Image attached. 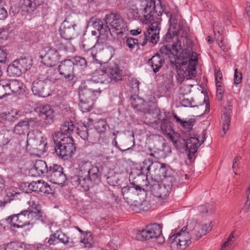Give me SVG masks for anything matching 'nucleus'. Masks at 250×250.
Returning <instances> with one entry per match:
<instances>
[{"label":"nucleus","mask_w":250,"mask_h":250,"mask_svg":"<svg viewBox=\"0 0 250 250\" xmlns=\"http://www.w3.org/2000/svg\"><path fill=\"white\" fill-rule=\"evenodd\" d=\"M234 238V235H233V233L232 232L229 236V237H228V238L227 239V240L223 244V245L222 246V249L223 250L225 249V248L227 246L229 242L231 241L232 240V239Z\"/></svg>","instance_id":"obj_61"},{"label":"nucleus","mask_w":250,"mask_h":250,"mask_svg":"<svg viewBox=\"0 0 250 250\" xmlns=\"http://www.w3.org/2000/svg\"><path fill=\"white\" fill-rule=\"evenodd\" d=\"M10 95V90L8 88L7 80L0 81V99Z\"/></svg>","instance_id":"obj_35"},{"label":"nucleus","mask_w":250,"mask_h":250,"mask_svg":"<svg viewBox=\"0 0 250 250\" xmlns=\"http://www.w3.org/2000/svg\"><path fill=\"white\" fill-rule=\"evenodd\" d=\"M75 128L72 121L65 122L62 126L60 131L56 132L53 136L54 141L56 140L58 141V137H61L59 144L55 147V151L57 155L63 159H68L75 151L74 141L72 137L69 136Z\"/></svg>","instance_id":"obj_4"},{"label":"nucleus","mask_w":250,"mask_h":250,"mask_svg":"<svg viewBox=\"0 0 250 250\" xmlns=\"http://www.w3.org/2000/svg\"><path fill=\"white\" fill-rule=\"evenodd\" d=\"M110 175L107 177V181L109 185L112 186H115L118 183L119 180V175L115 173H109Z\"/></svg>","instance_id":"obj_43"},{"label":"nucleus","mask_w":250,"mask_h":250,"mask_svg":"<svg viewBox=\"0 0 250 250\" xmlns=\"http://www.w3.org/2000/svg\"><path fill=\"white\" fill-rule=\"evenodd\" d=\"M213 206L212 205L207 203L204 205H201L198 207V210L202 213H207L208 212H213Z\"/></svg>","instance_id":"obj_45"},{"label":"nucleus","mask_w":250,"mask_h":250,"mask_svg":"<svg viewBox=\"0 0 250 250\" xmlns=\"http://www.w3.org/2000/svg\"><path fill=\"white\" fill-rule=\"evenodd\" d=\"M106 71H107L109 75L111 81H114L116 82L122 79V71L119 69L116 64L106 69Z\"/></svg>","instance_id":"obj_26"},{"label":"nucleus","mask_w":250,"mask_h":250,"mask_svg":"<svg viewBox=\"0 0 250 250\" xmlns=\"http://www.w3.org/2000/svg\"><path fill=\"white\" fill-rule=\"evenodd\" d=\"M7 15V11L2 4V0H0V20L5 19Z\"/></svg>","instance_id":"obj_52"},{"label":"nucleus","mask_w":250,"mask_h":250,"mask_svg":"<svg viewBox=\"0 0 250 250\" xmlns=\"http://www.w3.org/2000/svg\"><path fill=\"white\" fill-rule=\"evenodd\" d=\"M50 81L48 79H36L32 83V90L36 95L46 97L50 95Z\"/></svg>","instance_id":"obj_15"},{"label":"nucleus","mask_w":250,"mask_h":250,"mask_svg":"<svg viewBox=\"0 0 250 250\" xmlns=\"http://www.w3.org/2000/svg\"><path fill=\"white\" fill-rule=\"evenodd\" d=\"M91 33L93 36H96V37L92 39L94 41H96L95 44H94L92 43L91 44H89L88 42L85 40L83 41L82 46L84 50L86 51L87 53L92 57L93 60L98 63L99 61L96 58V53H94V50L95 49H103L104 48V42L100 39L101 35H99L97 30H93Z\"/></svg>","instance_id":"obj_12"},{"label":"nucleus","mask_w":250,"mask_h":250,"mask_svg":"<svg viewBox=\"0 0 250 250\" xmlns=\"http://www.w3.org/2000/svg\"><path fill=\"white\" fill-rule=\"evenodd\" d=\"M167 17L169 18V28L166 35V38L174 39L178 36V32L182 29L184 21L181 17L177 14H172L169 12H165Z\"/></svg>","instance_id":"obj_10"},{"label":"nucleus","mask_w":250,"mask_h":250,"mask_svg":"<svg viewBox=\"0 0 250 250\" xmlns=\"http://www.w3.org/2000/svg\"><path fill=\"white\" fill-rule=\"evenodd\" d=\"M42 2V0H19V4L23 11L31 13Z\"/></svg>","instance_id":"obj_21"},{"label":"nucleus","mask_w":250,"mask_h":250,"mask_svg":"<svg viewBox=\"0 0 250 250\" xmlns=\"http://www.w3.org/2000/svg\"><path fill=\"white\" fill-rule=\"evenodd\" d=\"M82 243H83L85 247L90 248L92 244V237L90 233L86 234V236L81 241Z\"/></svg>","instance_id":"obj_47"},{"label":"nucleus","mask_w":250,"mask_h":250,"mask_svg":"<svg viewBox=\"0 0 250 250\" xmlns=\"http://www.w3.org/2000/svg\"><path fill=\"white\" fill-rule=\"evenodd\" d=\"M39 116L44 121L46 125H50L54 122V111L48 104H42L39 107Z\"/></svg>","instance_id":"obj_19"},{"label":"nucleus","mask_w":250,"mask_h":250,"mask_svg":"<svg viewBox=\"0 0 250 250\" xmlns=\"http://www.w3.org/2000/svg\"><path fill=\"white\" fill-rule=\"evenodd\" d=\"M126 43L129 48L133 49L135 46L138 45L139 42L138 40L130 37L127 39Z\"/></svg>","instance_id":"obj_48"},{"label":"nucleus","mask_w":250,"mask_h":250,"mask_svg":"<svg viewBox=\"0 0 250 250\" xmlns=\"http://www.w3.org/2000/svg\"><path fill=\"white\" fill-rule=\"evenodd\" d=\"M29 207L27 209L18 213L20 224L18 226L23 228L25 226L33 225L36 221L40 220L42 216V212L39 204L35 201L28 202Z\"/></svg>","instance_id":"obj_6"},{"label":"nucleus","mask_w":250,"mask_h":250,"mask_svg":"<svg viewBox=\"0 0 250 250\" xmlns=\"http://www.w3.org/2000/svg\"><path fill=\"white\" fill-rule=\"evenodd\" d=\"M21 115L20 114V112L16 111L15 113H9L7 115V117L6 118L7 119H11V120H13V121L15 120H18V118L20 117Z\"/></svg>","instance_id":"obj_55"},{"label":"nucleus","mask_w":250,"mask_h":250,"mask_svg":"<svg viewBox=\"0 0 250 250\" xmlns=\"http://www.w3.org/2000/svg\"><path fill=\"white\" fill-rule=\"evenodd\" d=\"M59 31L62 38L71 40L77 34V24L71 17H67L61 24Z\"/></svg>","instance_id":"obj_11"},{"label":"nucleus","mask_w":250,"mask_h":250,"mask_svg":"<svg viewBox=\"0 0 250 250\" xmlns=\"http://www.w3.org/2000/svg\"><path fill=\"white\" fill-rule=\"evenodd\" d=\"M157 162H154L152 158H147L145 159L143 162V166L141 167L142 170H146L147 173L151 168L156 167L155 164Z\"/></svg>","instance_id":"obj_38"},{"label":"nucleus","mask_w":250,"mask_h":250,"mask_svg":"<svg viewBox=\"0 0 250 250\" xmlns=\"http://www.w3.org/2000/svg\"><path fill=\"white\" fill-rule=\"evenodd\" d=\"M40 58L45 65L52 67L60 60V55L57 49L47 47L42 50Z\"/></svg>","instance_id":"obj_14"},{"label":"nucleus","mask_w":250,"mask_h":250,"mask_svg":"<svg viewBox=\"0 0 250 250\" xmlns=\"http://www.w3.org/2000/svg\"><path fill=\"white\" fill-rule=\"evenodd\" d=\"M29 122L30 121H28L27 118L19 122L14 127V132L19 135H24L28 133L30 125H31Z\"/></svg>","instance_id":"obj_25"},{"label":"nucleus","mask_w":250,"mask_h":250,"mask_svg":"<svg viewBox=\"0 0 250 250\" xmlns=\"http://www.w3.org/2000/svg\"><path fill=\"white\" fill-rule=\"evenodd\" d=\"M190 92V88L188 85H183L181 87L180 94L184 97L185 94H187Z\"/></svg>","instance_id":"obj_56"},{"label":"nucleus","mask_w":250,"mask_h":250,"mask_svg":"<svg viewBox=\"0 0 250 250\" xmlns=\"http://www.w3.org/2000/svg\"><path fill=\"white\" fill-rule=\"evenodd\" d=\"M93 76L91 79L84 81L83 83L86 87L89 88L96 95H99L101 93L99 84L96 81V79Z\"/></svg>","instance_id":"obj_27"},{"label":"nucleus","mask_w":250,"mask_h":250,"mask_svg":"<svg viewBox=\"0 0 250 250\" xmlns=\"http://www.w3.org/2000/svg\"><path fill=\"white\" fill-rule=\"evenodd\" d=\"M162 234V227L158 224L148 225L145 229L137 234V239L143 241L160 237Z\"/></svg>","instance_id":"obj_13"},{"label":"nucleus","mask_w":250,"mask_h":250,"mask_svg":"<svg viewBox=\"0 0 250 250\" xmlns=\"http://www.w3.org/2000/svg\"><path fill=\"white\" fill-rule=\"evenodd\" d=\"M5 250H32L15 242H11L5 247Z\"/></svg>","instance_id":"obj_42"},{"label":"nucleus","mask_w":250,"mask_h":250,"mask_svg":"<svg viewBox=\"0 0 250 250\" xmlns=\"http://www.w3.org/2000/svg\"><path fill=\"white\" fill-rule=\"evenodd\" d=\"M16 63V62L14 61L12 64L8 66L7 72L9 76H20L23 72L19 67L18 64Z\"/></svg>","instance_id":"obj_31"},{"label":"nucleus","mask_w":250,"mask_h":250,"mask_svg":"<svg viewBox=\"0 0 250 250\" xmlns=\"http://www.w3.org/2000/svg\"><path fill=\"white\" fill-rule=\"evenodd\" d=\"M231 111L230 109L228 110L224 113L222 117L223 120V130L224 134H226V132L229 129V125L230 122V115Z\"/></svg>","instance_id":"obj_32"},{"label":"nucleus","mask_w":250,"mask_h":250,"mask_svg":"<svg viewBox=\"0 0 250 250\" xmlns=\"http://www.w3.org/2000/svg\"><path fill=\"white\" fill-rule=\"evenodd\" d=\"M247 200L245 203V207L248 209L250 210V195L247 192Z\"/></svg>","instance_id":"obj_64"},{"label":"nucleus","mask_w":250,"mask_h":250,"mask_svg":"<svg viewBox=\"0 0 250 250\" xmlns=\"http://www.w3.org/2000/svg\"><path fill=\"white\" fill-rule=\"evenodd\" d=\"M234 83L235 85H237L240 83L242 80V74L241 72H238L237 69H235L234 72Z\"/></svg>","instance_id":"obj_53"},{"label":"nucleus","mask_w":250,"mask_h":250,"mask_svg":"<svg viewBox=\"0 0 250 250\" xmlns=\"http://www.w3.org/2000/svg\"><path fill=\"white\" fill-rule=\"evenodd\" d=\"M94 100H80L79 104L80 110L83 112H87L91 110L92 108Z\"/></svg>","instance_id":"obj_34"},{"label":"nucleus","mask_w":250,"mask_h":250,"mask_svg":"<svg viewBox=\"0 0 250 250\" xmlns=\"http://www.w3.org/2000/svg\"><path fill=\"white\" fill-rule=\"evenodd\" d=\"M156 6L154 2L150 0L146 2V6L143 11V18L142 22L144 23H150L147 28L146 33H144L143 41L140 43L142 46H144L148 40L153 44L157 43L159 38V31L160 30V18H159V14H157Z\"/></svg>","instance_id":"obj_2"},{"label":"nucleus","mask_w":250,"mask_h":250,"mask_svg":"<svg viewBox=\"0 0 250 250\" xmlns=\"http://www.w3.org/2000/svg\"><path fill=\"white\" fill-rule=\"evenodd\" d=\"M106 24H109L112 28V30L108 27L111 36L123 38L127 31V26L124 19L117 13H111L107 14L104 18Z\"/></svg>","instance_id":"obj_7"},{"label":"nucleus","mask_w":250,"mask_h":250,"mask_svg":"<svg viewBox=\"0 0 250 250\" xmlns=\"http://www.w3.org/2000/svg\"><path fill=\"white\" fill-rule=\"evenodd\" d=\"M131 106L138 111L145 112L144 102L136 95H132L130 98Z\"/></svg>","instance_id":"obj_28"},{"label":"nucleus","mask_w":250,"mask_h":250,"mask_svg":"<svg viewBox=\"0 0 250 250\" xmlns=\"http://www.w3.org/2000/svg\"><path fill=\"white\" fill-rule=\"evenodd\" d=\"M165 62V60L162 56L159 54L153 56L148 61V64L151 66L153 71L156 73L158 72L160 68Z\"/></svg>","instance_id":"obj_23"},{"label":"nucleus","mask_w":250,"mask_h":250,"mask_svg":"<svg viewBox=\"0 0 250 250\" xmlns=\"http://www.w3.org/2000/svg\"><path fill=\"white\" fill-rule=\"evenodd\" d=\"M8 88L10 90V95L12 93L20 94L24 91L22 83L17 80H7Z\"/></svg>","instance_id":"obj_22"},{"label":"nucleus","mask_w":250,"mask_h":250,"mask_svg":"<svg viewBox=\"0 0 250 250\" xmlns=\"http://www.w3.org/2000/svg\"><path fill=\"white\" fill-rule=\"evenodd\" d=\"M37 183L35 182L32 183L24 182L21 185V188L23 192L25 193H31L33 191L37 190V188H36Z\"/></svg>","instance_id":"obj_40"},{"label":"nucleus","mask_w":250,"mask_h":250,"mask_svg":"<svg viewBox=\"0 0 250 250\" xmlns=\"http://www.w3.org/2000/svg\"><path fill=\"white\" fill-rule=\"evenodd\" d=\"M55 233L57 240H58V243H62L64 244H66L68 243V237L62 231L58 230L55 232Z\"/></svg>","instance_id":"obj_44"},{"label":"nucleus","mask_w":250,"mask_h":250,"mask_svg":"<svg viewBox=\"0 0 250 250\" xmlns=\"http://www.w3.org/2000/svg\"><path fill=\"white\" fill-rule=\"evenodd\" d=\"M139 82L137 79H133L131 82V87L134 92H136L139 90Z\"/></svg>","instance_id":"obj_57"},{"label":"nucleus","mask_w":250,"mask_h":250,"mask_svg":"<svg viewBox=\"0 0 250 250\" xmlns=\"http://www.w3.org/2000/svg\"><path fill=\"white\" fill-rule=\"evenodd\" d=\"M205 140V135L202 133V139L201 143L199 139L196 137H190L185 140L186 143V149L188 151L189 159H192V156L196 152L202 143H203Z\"/></svg>","instance_id":"obj_17"},{"label":"nucleus","mask_w":250,"mask_h":250,"mask_svg":"<svg viewBox=\"0 0 250 250\" xmlns=\"http://www.w3.org/2000/svg\"><path fill=\"white\" fill-rule=\"evenodd\" d=\"M180 99H181V103L182 105H183L185 107L191 106V102L190 100H189L188 98H185L184 97H183V99H182V98L180 97Z\"/></svg>","instance_id":"obj_58"},{"label":"nucleus","mask_w":250,"mask_h":250,"mask_svg":"<svg viewBox=\"0 0 250 250\" xmlns=\"http://www.w3.org/2000/svg\"><path fill=\"white\" fill-rule=\"evenodd\" d=\"M160 128L163 134L166 135H170L173 131L171 123L168 119H163L161 121Z\"/></svg>","instance_id":"obj_33"},{"label":"nucleus","mask_w":250,"mask_h":250,"mask_svg":"<svg viewBox=\"0 0 250 250\" xmlns=\"http://www.w3.org/2000/svg\"><path fill=\"white\" fill-rule=\"evenodd\" d=\"M78 130V134L81 137V138L84 140L88 139V132L86 126H84L82 130H79V129Z\"/></svg>","instance_id":"obj_50"},{"label":"nucleus","mask_w":250,"mask_h":250,"mask_svg":"<svg viewBox=\"0 0 250 250\" xmlns=\"http://www.w3.org/2000/svg\"><path fill=\"white\" fill-rule=\"evenodd\" d=\"M87 25L97 30L99 35L106 36L108 33V26H104L103 22L99 19L94 17L90 18L87 21Z\"/></svg>","instance_id":"obj_20"},{"label":"nucleus","mask_w":250,"mask_h":250,"mask_svg":"<svg viewBox=\"0 0 250 250\" xmlns=\"http://www.w3.org/2000/svg\"><path fill=\"white\" fill-rule=\"evenodd\" d=\"M180 37H176L174 39H172L173 40V42H174V43L172 44L171 47L167 45H162L160 49V52H161V53L164 55H168L169 54H173L175 57V59L176 60V56H175V55L176 54L175 51H174L173 49V46L176 42L177 39Z\"/></svg>","instance_id":"obj_36"},{"label":"nucleus","mask_w":250,"mask_h":250,"mask_svg":"<svg viewBox=\"0 0 250 250\" xmlns=\"http://www.w3.org/2000/svg\"><path fill=\"white\" fill-rule=\"evenodd\" d=\"M46 177L51 183L59 185H63L66 180L62 167L56 164H51L49 165Z\"/></svg>","instance_id":"obj_9"},{"label":"nucleus","mask_w":250,"mask_h":250,"mask_svg":"<svg viewBox=\"0 0 250 250\" xmlns=\"http://www.w3.org/2000/svg\"><path fill=\"white\" fill-rule=\"evenodd\" d=\"M78 176L74 178V185L80 186L84 190H88L94 184L100 182V172L99 168L89 161H81L79 165Z\"/></svg>","instance_id":"obj_5"},{"label":"nucleus","mask_w":250,"mask_h":250,"mask_svg":"<svg viewBox=\"0 0 250 250\" xmlns=\"http://www.w3.org/2000/svg\"><path fill=\"white\" fill-rule=\"evenodd\" d=\"M156 167H160V172L164 178L170 177V170L166 168V165L163 163L156 162Z\"/></svg>","instance_id":"obj_39"},{"label":"nucleus","mask_w":250,"mask_h":250,"mask_svg":"<svg viewBox=\"0 0 250 250\" xmlns=\"http://www.w3.org/2000/svg\"><path fill=\"white\" fill-rule=\"evenodd\" d=\"M171 184H161L155 181L150 186V189L154 196L158 198L165 199L168 196L171 189Z\"/></svg>","instance_id":"obj_16"},{"label":"nucleus","mask_w":250,"mask_h":250,"mask_svg":"<svg viewBox=\"0 0 250 250\" xmlns=\"http://www.w3.org/2000/svg\"><path fill=\"white\" fill-rule=\"evenodd\" d=\"M48 167L44 161L38 160L36 161L33 167L29 170V174L33 177L46 176Z\"/></svg>","instance_id":"obj_18"},{"label":"nucleus","mask_w":250,"mask_h":250,"mask_svg":"<svg viewBox=\"0 0 250 250\" xmlns=\"http://www.w3.org/2000/svg\"><path fill=\"white\" fill-rule=\"evenodd\" d=\"M134 188L131 187L129 186H126L124 187H123L122 189V193L124 196V198L128 199V196H125V194H127L130 192H132V191L133 190Z\"/></svg>","instance_id":"obj_51"},{"label":"nucleus","mask_w":250,"mask_h":250,"mask_svg":"<svg viewBox=\"0 0 250 250\" xmlns=\"http://www.w3.org/2000/svg\"><path fill=\"white\" fill-rule=\"evenodd\" d=\"M74 62H75V68L78 66H81L83 69L86 67V61L83 58L77 57L75 58Z\"/></svg>","instance_id":"obj_46"},{"label":"nucleus","mask_w":250,"mask_h":250,"mask_svg":"<svg viewBox=\"0 0 250 250\" xmlns=\"http://www.w3.org/2000/svg\"><path fill=\"white\" fill-rule=\"evenodd\" d=\"M18 214H14L9 216L8 218L5 219L6 223L14 228H20L21 226H18V225L20 224V220Z\"/></svg>","instance_id":"obj_41"},{"label":"nucleus","mask_w":250,"mask_h":250,"mask_svg":"<svg viewBox=\"0 0 250 250\" xmlns=\"http://www.w3.org/2000/svg\"><path fill=\"white\" fill-rule=\"evenodd\" d=\"M93 77L96 78V81L99 84L100 83H108L111 82L109 75L106 70L99 71L97 74L94 75Z\"/></svg>","instance_id":"obj_29"},{"label":"nucleus","mask_w":250,"mask_h":250,"mask_svg":"<svg viewBox=\"0 0 250 250\" xmlns=\"http://www.w3.org/2000/svg\"><path fill=\"white\" fill-rule=\"evenodd\" d=\"M59 74L70 83H75L77 77L76 74L75 64L74 61L66 59L60 62L58 67Z\"/></svg>","instance_id":"obj_8"},{"label":"nucleus","mask_w":250,"mask_h":250,"mask_svg":"<svg viewBox=\"0 0 250 250\" xmlns=\"http://www.w3.org/2000/svg\"><path fill=\"white\" fill-rule=\"evenodd\" d=\"M241 159V157H236L233 161L232 164V169L234 172L235 174L237 175V173L235 171V169L238 167V163H239V160Z\"/></svg>","instance_id":"obj_60"},{"label":"nucleus","mask_w":250,"mask_h":250,"mask_svg":"<svg viewBox=\"0 0 250 250\" xmlns=\"http://www.w3.org/2000/svg\"><path fill=\"white\" fill-rule=\"evenodd\" d=\"M7 58V52L3 47H0V62H4Z\"/></svg>","instance_id":"obj_54"},{"label":"nucleus","mask_w":250,"mask_h":250,"mask_svg":"<svg viewBox=\"0 0 250 250\" xmlns=\"http://www.w3.org/2000/svg\"><path fill=\"white\" fill-rule=\"evenodd\" d=\"M79 99L83 100H94L96 96L89 88L86 87L83 83H81L79 88Z\"/></svg>","instance_id":"obj_24"},{"label":"nucleus","mask_w":250,"mask_h":250,"mask_svg":"<svg viewBox=\"0 0 250 250\" xmlns=\"http://www.w3.org/2000/svg\"><path fill=\"white\" fill-rule=\"evenodd\" d=\"M56 236V235L55 233L51 234L48 239H47V238L45 239L44 243L48 244L49 245H55L58 244V240H57V237Z\"/></svg>","instance_id":"obj_49"},{"label":"nucleus","mask_w":250,"mask_h":250,"mask_svg":"<svg viewBox=\"0 0 250 250\" xmlns=\"http://www.w3.org/2000/svg\"><path fill=\"white\" fill-rule=\"evenodd\" d=\"M44 188H45L44 190L43 189L42 187L41 188L40 190L42 192H43L44 193H50L51 192V189H50L49 186H48V185L46 183L44 185Z\"/></svg>","instance_id":"obj_62"},{"label":"nucleus","mask_w":250,"mask_h":250,"mask_svg":"<svg viewBox=\"0 0 250 250\" xmlns=\"http://www.w3.org/2000/svg\"><path fill=\"white\" fill-rule=\"evenodd\" d=\"M213 226L212 222L208 224L198 225L196 220H189L187 225L184 227L180 232L170 235L169 242L171 247L184 250L191 243V239L197 241L203 236L209 232Z\"/></svg>","instance_id":"obj_1"},{"label":"nucleus","mask_w":250,"mask_h":250,"mask_svg":"<svg viewBox=\"0 0 250 250\" xmlns=\"http://www.w3.org/2000/svg\"><path fill=\"white\" fill-rule=\"evenodd\" d=\"M108 126L106 121L104 119H100L94 125L95 129L100 133L104 132Z\"/></svg>","instance_id":"obj_37"},{"label":"nucleus","mask_w":250,"mask_h":250,"mask_svg":"<svg viewBox=\"0 0 250 250\" xmlns=\"http://www.w3.org/2000/svg\"><path fill=\"white\" fill-rule=\"evenodd\" d=\"M215 77L216 84L221 83L220 81L222 79V74L220 70H216L215 71Z\"/></svg>","instance_id":"obj_59"},{"label":"nucleus","mask_w":250,"mask_h":250,"mask_svg":"<svg viewBox=\"0 0 250 250\" xmlns=\"http://www.w3.org/2000/svg\"><path fill=\"white\" fill-rule=\"evenodd\" d=\"M15 61L23 72L29 69L32 64V60L26 57H21Z\"/></svg>","instance_id":"obj_30"},{"label":"nucleus","mask_w":250,"mask_h":250,"mask_svg":"<svg viewBox=\"0 0 250 250\" xmlns=\"http://www.w3.org/2000/svg\"><path fill=\"white\" fill-rule=\"evenodd\" d=\"M184 122L187 123V124H182V125L183 127L187 129H190L192 127L193 124L192 122L190 121H184Z\"/></svg>","instance_id":"obj_63"},{"label":"nucleus","mask_w":250,"mask_h":250,"mask_svg":"<svg viewBox=\"0 0 250 250\" xmlns=\"http://www.w3.org/2000/svg\"><path fill=\"white\" fill-rule=\"evenodd\" d=\"M175 51L176 63L185 65L188 62V72L195 71V65L198 61L197 54L192 52V42L190 39L186 36L178 38L176 42L173 46Z\"/></svg>","instance_id":"obj_3"}]
</instances>
